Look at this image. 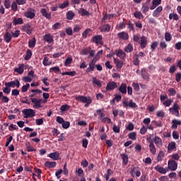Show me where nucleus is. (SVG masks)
<instances>
[{
  "mask_svg": "<svg viewBox=\"0 0 181 181\" xmlns=\"http://www.w3.org/2000/svg\"><path fill=\"white\" fill-rule=\"evenodd\" d=\"M31 94L29 95V98L32 103L33 108L39 109L42 108V103L43 99L42 97V90L40 89H32L30 90Z\"/></svg>",
  "mask_w": 181,
  "mask_h": 181,
  "instance_id": "nucleus-1",
  "label": "nucleus"
},
{
  "mask_svg": "<svg viewBox=\"0 0 181 181\" xmlns=\"http://www.w3.org/2000/svg\"><path fill=\"white\" fill-rule=\"evenodd\" d=\"M179 110H180V106L177 104V102H175L172 107L169 108L170 112L173 115H175V117H180V114L179 113Z\"/></svg>",
  "mask_w": 181,
  "mask_h": 181,
  "instance_id": "nucleus-2",
  "label": "nucleus"
},
{
  "mask_svg": "<svg viewBox=\"0 0 181 181\" xmlns=\"http://www.w3.org/2000/svg\"><path fill=\"white\" fill-rule=\"evenodd\" d=\"M24 16L27 19H33L36 16V10L33 8H28L24 13Z\"/></svg>",
  "mask_w": 181,
  "mask_h": 181,
  "instance_id": "nucleus-3",
  "label": "nucleus"
},
{
  "mask_svg": "<svg viewBox=\"0 0 181 181\" xmlns=\"http://www.w3.org/2000/svg\"><path fill=\"white\" fill-rule=\"evenodd\" d=\"M167 169H168V170H171L172 172L177 170V162L175 161V160H169L168 162Z\"/></svg>",
  "mask_w": 181,
  "mask_h": 181,
  "instance_id": "nucleus-4",
  "label": "nucleus"
},
{
  "mask_svg": "<svg viewBox=\"0 0 181 181\" xmlns=\"http://www.w3.org/2000/svg\"><path fill=\"white\" fill-rule=\"evenodd\" d=\"M24 118H33L36 115V112L33 109H25L23 110Z\"/></svg>",
  "mask_w": 181,
  "mask_h": 181,
  "instance_id": "nucleus-5",
  "label": "nucleus"
},
{
  "mask_svg": "<svg viewBox=\"0 0 181 181\" xmlns=\"http://www.w3.org/2000/svg\"><path fill=\"white\" fill-rule=\"evenodd\" d=\"M6 87L15 88V87H17V88H19L21 87V82H19L18 80L13 81L10 82H6L5 83Z\"/></svg>",
  "mask_w": 181,
  "mask_h": 181,
  "instance_id": "nucleus-6",
  "label": "nucleus"
},
{
  "mask_svg": "<svg viewBox=\"0 0 181 181\" xmlns=\"http://www.w3.org/2000/svg\"><path fill=\"white\" fill-rule=\"evenodd\" d=\"M118 87V84L115 81H110L107 83L106 91H112Z\"/></svg>",
  "mask_w": 181,
  "mask_h": 181,
  "instance_id": "nucleus-7",
  "label": "nucleus"
},
{
  "mask_svg": "<svg viewBox=\"0 0 181 181\" xmlns=\"http://www.w3.org/2000/svg\"><path fill=\"white\" fill-rule=\"evenodd\" d=\"M141 49H145L148 45V37L145 35H142L140 38V41L139 42Z\"/></svg>",
  "mask_w": 181,
  "mask_h": 181,
  "instance_id": "nucleus-8",
  "label": "nucleus"
},
{
  "mask_svg": "<svg viewBox=\"0 0 181 181\" xmlns=\"http://www.w3.org/2000/svg\"><path fill=\"white\" fill-rule=\"evenodd\" d=\"M23 32H25L27 35H32V32H33V28L30 26L29 23L25 24L22 27Z\"/></svg>",
  "mask_w": 181,
  "mask_h": 181,
  "instance_id": "nucleus-9",
  "label": "nucleus"
},
{
  "mask_svg": "<svg viewBox=\"0 0 181 181\" xmlns=\"http://www.w3.org/2000/svg\"><path fill=\"white\" fill-rule=\"evenodd\" d=\"M154 169L161 175H166V173L169 172V169H168V168H165L160 165H156V167H154Z\"/></svg>",
  "mask_w": 181,
  "mask_h": 181,
  "instance_id": "nucleus-10",
  "label": "nucleus"
},
{
  "mask_svg": "<svg viewBox=\"0 0 181 181\" xmlns=\"http://www.w3.org/2000/svg\"><path fill=\"white\" fill-rule=\"evenodd\" d=\"M43 40L45 42H47V43H54V39L53 38V35H52L50 33H47L43 36Z\"/></svg>",
  "mask_w": 181,
  "mask_h": 181,
  "instance_id": "nucleus-11",
  "label": "nucleus"
},
{
  "mask_svg": "<svg viewBox=\"0 0 181 181\" xmlns=\"http://www.w3.org/2000/svg\"><path fill=\"white\" fill-rule=\"evenodd\" d=\"M92 39H93V42L94 43H96V45H103V35H98L93 37Z\"/></svg>",
  "mask_w": 181,
  "mask_h": 181,
  "instance_id": "nucleus-12",
  "label": "nucleus"
},
{
  "mask_svg": "<svg viewBox=\"0 0 181 181\" xmlns=\"http://www.w3.org/2000/svg\"><path fill=\"white\" fill-rule=\"evenodd\" d=\"M14 71L18 74H23V71H25V64H19L18 67L14 69Z\"/></svg>",
  "mask_w": 181,
  "mask_h": 181,
  "instance_id": "nucleus-13",
  "label": "nucleus"
},
{
  "mask_svg": "<svg viewBox=\"0 0 181 181\" xmlns=\"http://www.w3.org/2000/svg\"><path fill=\"white\" fill-rule=\"evenodd\" d=\"M118 39H121L122 40H128L129 39V35L128 33L122 31L117 34Z\"/></svg>",
  "mask_w": 181,
  "mask_h": 181,
  "instance_id": "nucleus-14",
  "label": "nucleus"
},
{
  "mask_svg": "<svg viewBox=\"0 0 181 181\" xmlns=\"http://www.w3.org/2000/svg\"><path fill=\"white\" fill-rule=\"evenodd\" d=\"M154 144L157 148H162V145H163L162 139H160V137H159L158 136H156L154 137Z\"/></svg>",
  "mask_w": 181,
  "mask_h": 181,
  "instance_id": "nucleus-15",
  "label": "nucleus"
},
{
  "mask_svg": "<svg viewBox=\"0 0 181 181\" xmlns=\"http://www.w3.org/2000/svg\"><path fill=\"white\" fill-rule=\"evenodd\" d=\"M49 158H50V159H52V160H59V159H60V153H59V152L56 151L54 153H50L48 155Z\"/></svg>",
  "mask_w": 181,
  "mask_h": 181,
  "instance_id": "nucleus-16",
  "label": "nucleus"
},
{
  "mask_svg": "<svg viewBox=\"0 0 181 181\" xmlns=\"http://www.w3.org/2000/svg\"><path fill=\"white\" fill-rule=\"evenodd\" d=\"M98 116V119H103L105 117V113H104V109H98L96 110V113L94 114L95 117Z\"/></svg>",
  "mask_w": 181,
  "mask_h": 181,
  "instance_id": "nucleus-17",
  "label": "nucleus"
},
{
  "mask_svg": "<svg viewBox=\"0 0 181 181\" xmlns=\"http://www.w3.org/2000/svg\"><path fill=\"white\" fill-rule=\"evenodd\" d=\"M40 13L47 19H52V14L47 12V10H46V8H41Z\"/></svg>",
  "mask_w": 181,
  "mask_h": 181,
  "instance_id": "nucleus-18",
  "label": "nucleus"
},
{
  "mask_svg": "<svg viewBox=\"0 0 181 181\" xmlns=\"http://www.w3.org/2000/svg\"><path fill=\"white\" fill-rule=\"evenodd\" d=\"M162 4V0H153L152 5L150 7L151 11H153L157 6Z\"/></svg>",
  "mask_w": 181,
  "mask_h": 181,
  "instance_id": "nucleus-19",
  "label": "nucleus"
},
{
  "mask_svg": "<svg viewBox=\"0 0 181 181\" xmlns=\"http://www.w3.org/2000/svg\"><path fill=\"white\" fill-rule=\"evenodd\" d=\"M116 55L117 57H119V59H122L124 60L127 58V54L122 51V49H119L116 51Z\"/></svg>",
  "mask_w": 181,
  "mask_h": 181,
  "instance_id": "nucleus-20",
  "label": "nucleus"
},
{
  "mask_svg": "<svg viewBox=\"0 0 181 181\" xmlns=\"http://www.w3.org/2000/svg\"><path fill=\"white\" fill-rule=\"evenodd\" d=\"M163 10L162 6H159L156 9H155L153 12V16L154 18H158L159 15H160V12Z\"/></svg>",
  "mask_w": 181,
  "mask_h": 181,
  "instance_id": "nucleus-21",
  "label": "nucleus"
},
{
  "mask_svg": "<svg viewBox=\"0 0 181 181\" xmlns=\"http://www.w3.org/2000/svg\"><path fill=\"white\" fill-rule=\"evenodd\" d=\"M4 40L6 43H9L12 40V35L9 31H6L4 35Z\"/></svg>",
  "mask_w": 181,
  "mask_h": 181,
  "instance_id": "nucleus-22",
  "label": "nucleus"
},
{
  "mask_svg": "<svg viewBox=\"0 0 181 181\" xmlns=\"http://www.w3.org/2000/svg\"><path fill=\"white\" fill-rule=\"evenodd\" d=\"M111 25L110 24H104L100 27V32H110Z\"/></svg>",
  "mask_w": 181,
  "mask_h": 181,
  "instance_id": "nucleus-23",
  "label": "nucleus"
},
{
  "mask_svg": "<svg viewBox=\"0 0 181 181\" xmlns=\"http://www.w3.org/2000/svg\"><path fill=\"white\" fill-rule=\"evenodd\" d=\"M172 125H171V129H177V125H181V121L174 119L172 121Z\"/></svg>",
  "mask_w": 181,
  "mask_h": 181,
  "instance_id": "nucleus-24",
  "label": "nucleus"
},
{
  "mask_svg": "<svg viewBox=\"0 0 181 181\" xmlns=\"http://www.w3.org/2000/svg\"><path fill=\"white\" fill-rule=\"evenodd\" d=\"M91 98H87V97L83 96V95H78L76 97V100H77V101H81V103H86Z\"/></svg>",
  "mask_w": 181,
  "mask_h": 181,
  "instance_id": "nucleus-25",
  "label": "nucleus"
},
{
  "mask_svg": "<svg viewBox=\"0 0 181 181\" xmlns=\"http://www.w3.org/2000/svg\"><path fill=\"white\" fill-rule=\"evenodd\" d=\"M56 162L54 161H46L45 163V168H48V169H52L53 168H56Z\"/></svg>",
  "mask_w": 181,
  "mask_h": 181,
  "instance_id": "nucleus-26",
  "label": "nucleus"
},
{
  "mask_svg": "<svg viewBox=\"0 0 181 181\" xmlns=\"http://www.w3.org/2000/svg\"><path fill=\"white\" fill-rule=\"evenodd\" d=\"M13 23L15 25V26H16V25H23V19H22V18L14 17Z\"/></svg>",
  "mask_w": 181,
  "mask_h": 181,
  "instance_id": "nucleus-27",
  "label": "nucleus"
},
{
  "mask_svg": "<svg viewBox=\"0 0 181 181\" xmlns=\"http://www.w3.org/2000/svg\"><path fill=\"white\" fill-rule=\"evenodd\" d=\"M113 16H115V14H105V16L102 18V23H105L106 21H110V19H112Z\"/></svg>",
  "mask_w": 181,
  "mask_h": 181,
  "instance_id": "nucleus-28",
  "label": "nucleus"
},
{
  "mask_svg": "<svg viewBox=\"0 0 181 181\" xmlns=\"http://www.w3.org/2000/svg\"><path fill=\"white\" fill-rule=\"evenodd\" d=\"M132 176H136V177H139L141 176V170H138L136 168H134L131 171Z\"/></svg>",
  "mask_w": 181,
  "mask_h": 181,
  "instance_id": "nucleus-29",
  "label": "nucleus"
},
{
  "mask_svg": "<svg viewBox=\"0 0 181 181\" xmlns=\"http://www.w3.org/2000/svg\"><path fill=\"white\" fill-rule=\"evenodd\" d=\"M128 86L126 83H122L120 87L119 88V91L122 93V94H127V88Z\"/></svg>",
  "mask_w": 181,
  "mask_h": 181,
  "instance_id": "nucleus-30",
  "label": "nucleus"
},
{
  "mask_svg": "<svg viewBox=\"0 0 181 181\" xmlns=\"http://www.w3.org/2000/svg\"><path fill=\"white\" fill-rule=\"evenodd\" d=\"M124 50L126 52V53H132L134 51V46L132 44L129 43L127 46L124 47Z\"/></svg>",
  "mask_w": 181,
  "mask_h": 181,
  "instance_id": "nucleus-31",
  "label": "nucleus"
},
{
  "mask_svg": "<svg viewBox=\"0 0 181 181\" xmlns=\"http://www.w3.org/2000/svg\"><path fill=\"white\" fill-rule=\"evenodd\" d=\"M149 151L152 155H156V147H155V144L153 142H151L149 144Z\"/></svg>",
  "mask_w": 181,
  "mask_h": 181,
  "instance_id": "nucleus-32",
  "label": "nucleus"
},
{
  "mask_svg": "<svg viewBox=\"0 0 181 181\" xmlns=\"http://www.w3.org/2000/svg\"><path fill=\"white\" fill-rule=\"evenodd\" d=\"M0 100L3 103H9V98L4 95V93L0 92Z\"/></svg>",
  "mask_w": 181,
  "mask_h": 181,
  "instance_id": "nucleus-33",
  "label": "nucleus"
},
{
  "mask_svg": "<svg viewBox=\"0 0 181 181\" xmlns=\"http://www.w3.org/2000/svg\"><path fill=\"white\" fill-rule=\"evenodd\" d=\"M93 86H98V87H103V83L100 82V79H98L95 77L93 78Z\"/></svg>",
  "mask_w": 181,
  "mask_h": 181,
  "instance_id": "nucleus-34",
  "label": "nucleus"
},
{
  "mask_svg": "<svg viewBox=\"0 0 181 181\" xmlns=\"http://www.w3.org/2000/svg\"><path fill=\"white\" fill-rule=\"evenodd\" d=\"M74 16H76V13H74V12L71 11H69L66 13V19H68L69 21H72Z\"/></svg>",
  "mask_w": 181,
  "mask_h": 181,
  "instance_id": "nucleus-35",
  "label": "nucleus"
},
{
  "mask_svg": "<svg viewBox=\"0 0 181 181\" xmlns=\"http://www.w3.org/2000/svg\"><path fill=\"white\" fill-rule=\"evenodd\" d=\"M36 46V38L33 37V40H30L28 42V47H30L31 49H33Z\"/></svg>",
  "mask_w": 181,
  "mask_h": 181,
  "instance_id": "nucleus-36",
  "label": "nucleus"
},
{
  "mask_svg": "<svg viewBox=\"0 0 181 181\" xmlns=\"http://www.w3.org/2000/svg\"><path fill=\"white\" fill-rule=\"evenodd\" d=\"M172 103H173V99L169 98L163 103V105H164V107H169L172 105Z\"/></svg>",
  "mask_w": 181,
  "mask_h": 181,
  "instance_id": "nucleus-37",
  "label": "nucleus"
},
{
  "mask_svg": "<svg viewBox=\"0 0 181 181\" xmlns=\"http://www.w3.org/2000/svg\"><path fill=\"white\" fill-rule=\"evenodd\" d=\"M114 62L117 69H122V66H124V64L122 63V62L119 61V59L117 60V59L114 58Z\"/></svg>",
  "mask_w": 181,
  "mask_h": 181,
  "instance_id": "nucleus-38",
  "label": "nucleus"
},
{
  "mask_svg": "<svg viewBox=\"0 0 181 181\" xmlns=\"http://www.w3.org/2000/svg\"><path fill=\"white\" fill-rule=\"evenodd\" d=\"M168 151H173V149H176V143L175 141L170 142L168 146Z\"/></svg>",
  "mask_w": 181,
  "mask_h": 181,
  "instance_id": "nucleus-39",
  "label": "nucleus"
},
{
  "mask_svg": "<svg viewBox=\"0 0 181 181\" xmlns=\"http://www.w3.org/2000/svg\"><path fill=\"white\" fill-rule=\"evenodd\" d=\"M163 158H165V153L160 151L158 154L157 161L160 162V160H163Z\"/></svg>",
  "mask_w": 181,
  "mask_h": 181,
  "instance_id": "nucleus-40",
  "label": "nucleus"
},
{
  "mask_svg": "<svg viewBox=\"0 0 181 181\" xmlns=\"http://www.w3.org/2000/svg\"><path fill=\"white\" fill-rule=\"evenodd\" d=\"M69 5V0H66L63 4H59V9H64L65 8H67Z\"/></svg>",
  "mask_w": 181,
  "mask_h": 181,
  "instance_id": "nucleus-41",
  "label": "nucleus"
},
{
  "mask_svg": "<svg viewBox=\"0 0 181 181\" xmlns=\"http://www.w3.org/2000/svg\"><path fill=\"white\" fill-rule=\"evenodd\" d=\"M70 110V105H63L60 107L61 112H65V111H69Z\"/></svg>",
  "mask_w": 181,
  "mask_h": 181,
  "instance_id": "nucleus-42",
  "label": "nucleus"
},
{
  "mask_svg": "<svg viewBox=\"0 0 181 181\" xmlns=\"http://www.w3.org/2000/svg\"><path fill=\"white\" fill-rule=\"evenodd\" d=\"M128 136L129 139H132V141H136V132H130L128 134Z\"/></svg>",
  "mask_w": 181,
  "mask_h": 181,
  "instance_id": "nucleus-43",
  "label": "nucleus"
},
{
  "mask_svg": "<svg viewBox=\"0 0 181 181\" xmlns=\"http://www.w3.org/2000/svg\"><path fill=\"white\" fill-rule=\"evenodd\" d=\"M79 13L81 14L82 16H88L90 15V12L84 8H81L79 10Z\"/></svg>",
  "mask_w": 181,
  "mask_h": 181,
  "instance_id": "nucleus-44",
  "label": "nucleus"
},
{
  "mask_svg": "<svg viewBox=\"0 0 181 181\" xmlns=\"http://www.w3.org/2000/svg\"><path fill=\"white\" fill-rule=\"evenodd\" d=\"M73 63V58L71 57H68L66 59L65 62H64V66L66 67H68V66H70Z\"/></svg>",
  "mask_w": 181,
  "mask_h": 181,
  "instance_id": "nucleus-45",
  "label": "nucleus"
},
{
  "mask_svg": "<svg viewBox=\"0 0 181 181\" xmlns=\"http://www.w3.org/2000/svg\"><path fill=\"white\" fill-rule=\"evenodd\" d=\"M62 76H71V77H74L76 76V71H66L62 73Z\"/></svg>",
  "mask_w": 181,
  "mask_h": 181,
  "instance_id": "nucleus-46",
  "label": "nucleus"
},
{
  "mask_svg": "<svg viewBox=\"0 0 181 181\" xmlns=\"http://www.w3.org/2000/svg\"><path fill=\"white\" fill-rule=\"evenodd\" d=\"M30 57H32V51L27 49L25 60H30Z\"/></svg>",
  "mask_w": 181,
  "mask_h": 181,
  "instance_id": "nucleus-47",
  "label": "nucleus"
},
{
  "mask_svg": "<svg viewBox=\"0 0 181 181\" xmlns=\"http://www.w3.org/2000/svg\"><path fill=\"white\" fill-rule=\"evenodd\" d=\"M42 64L44 66H50L52 65V62H49V58L47 57H45L43 59Z\"/></svg>",
  "mask_w": 181,
  "mask_h": 181,
  "instance_id": "nucleus-48",
  "label": "nucleus"
},
{
  "mask_svg": "<svg viewBox=\"0 0 181 181\" xmlns=\"http://www.w3.org/2000/svg\"><path fill=\"white\" fill-rule=\"evenodd\" d=\"M30 88V84L29 83H26L25 85L23 86V87L21 88L22 93H26V91H28Z\"/></svg>",
  "mask_w": 181,
  "mask_h": 181,
  "instance_id": "nucleus-49",
  "label": "nucleus"
},
{
  "mask_svg": "<svg viewBox=\"0 0 181 181\" xmlns=\"http://www.w3.org/2000/svg\"><path fill=\"white\" fill-rule=\"evenodd\" d=\"M133 63L134 66H139L140 61H139V57H138V54L134 55Z\"/></svg>",
  "mask_w": 181,
  "mask_h": 181,
  "instance_id": "nucleus-50",
  "label": "nucleus"
},
{
  "mask_svg": "<svg viewBox=\"0 0 181 181\" xmlns=\"http://www.w3.org/2000/svg\"><path fill=\"white\" fill-rule=\"evenodd\" d=\"M141 76L145 80H148V78H149V75L146 74V71H145V69H141Z\"/></svg>",
  "mask_w": 181,
  "mask_h": 181,
  "instance_id": "nucleus-51",
  "label": "nucleus"
},
{
  "mask_svg": "<svg viewBox=\"0 0 181 181\" xmlns=\"http://www.w3.org/2000/svg\"><path fill=\"white\" fill-rule=\"evenodd\" d=\"M88 35H91V29H86L83 33H82V36L83 37H87Z\"/></svg>",
  "mask_w": 181,
  "mask_h": 181,
  "instance_id": "nucleus-52",
  "label": "nucleus"
},
{
  "mask_svg": "<svg viewBox=\"0 0 181 181\" xmlns=\"http://www.w3.org/2000/svg\"><path fill=\"white\" fill-rule=\"evenodd\" d=\"M134 15L137 19H141V18H144V15H142V13H141V11H136L134 13Z\"/></svg>",
  "mask_w": 181,
  "mask_h": 181,
  "instance_id": "nucleus-53",
  "label": "nucleus"
},
{
  "mask_svg": "<svg viewBox=\"0 0 181 181\" xmlns=\"http://www.w3.org/2000/svg\"><path fill=\"white\" fill-rule=\"evenodd\" d=\"M165 39L166 42H170L172 40V35L169 33H165Z\"/></svg>",
  "mask_w": 181,
  "mask_h": 181,
  "instance_id": "nucleus-54",
  "label": "nucleus"
},
{
  "mask_svg": "<svg viewBox=\"0 0 181 181\" xmlns=\"http://www.w3.org/2000/svg\"><path fill=\"white\" fill-rule=\"evenodd\" d=\"M11 9L12 11H14V12H16L18 11V3H16V1H13L12 3Z\"/></svg>",
  "mask_w": 181,
  "mask_h": 181,
  "instance_id": "nucleus-55",
  "label": "nucleus"
},
{
  "mask_svg": "<svg viewBox=\"0 0 181 181\" xmlns=\"http://www.w3.org/2000/svg\"><path fill=\"white\" fill-rule=\"evenodd\" d=\"M129 107L130 108H136L138 105H136V103H135V102L132 101V100H130Z\"/></svg>",
  "mask_w": 181,
  "mask_h": 181,
  "instance_id": "nucleus-56",
  "label": "nucleus"
},
{
  "mask_svg": "<svg viewBox=\"0 0 181 181\" xmlns=\"http://www.w3.org/2000/svg\"><path fill=\"white\" fill-rule=\"evenodd\" d=\"M122 159L123 160V163H124L125 165L128 163V156L127 154H122Z\"/></svg>",
  "mask_w": 181,
  "mask_h": 181,
  "instance_id": "nucleus-57",
  "label": "nucleus"
},
{
  "mask_svg": "<svg viewBox=\"0 0 181 181\" xmlns=\"http://www.w3.org/2000/svg\"><path fill=\"white\" fill-rule=\"evenodd\" d=\"M169 95H176V90L173 88H170L168 89Z\"/></svg>",
  "mask_w": 181,
  "mask_h": 181,
  "instance_id": "nucleus-58",
  "label": "nucleus"
},
{
  "mask_svg": "<svg viewBox=\"0 0 181 181\" xmlns=\"http://www.w3.org/2000/svg\"><path fill=\"white\" fill-rule=\"evenodd\" d=\"M157 117L159 118H163L165 117V112L162 110H159L157 112Z\"/></svg>",
  "mask_w": 181,
  "mask_h": 181,
  "instance_id": "nucleus-59",
  "label": "nucleus"
},
{
  "mask_svg": "<svg viewBox=\"0 0 181 181\" xmlns=\"http://www.w3.org/2000/svg\"><path fill=\"white\" fill-rule=\"evenodd\" d=\"M62 125V128H64V129H67V128H69L70 127V122L64 121Z\"/></svg>",
  "mask_w": 181,
  "mask_h": 181,
  "instance_id": "nucleus-60",
  "label": "nucleus"
},
{
  "mask_svg": "<svg viewBox=\"0 0 181 181\" xmlns=\"http://www.w3.org/2000/svg\"><path fill=\"white\" fill-rule=\"evenodd\" d=\"M181 80V73L178 72L175 74V81H177V83L180 82Z\"/></svg>",
  "mask_w": 181,
  "mask_h": 181,
  "instance_id": "nucleus-61",
  "label": "nucleus"
},
{
  "mask_svg": "<svg viewBox=\"0 0 181 181\" xmlns=\"http://www.w3.org/2000/svg\"><path fill=\"white\" fill-rule=\"evenodd\" d=\"M173 139H179V132L177 131L173 132Z\"/></svg>",
  "mask_w": 181,
  "mask_h": 181,
  "instance_id": "nucleus-62",
  "label": "nucleus"
},
{
  "mask_svg": "<svg viewBox=\"0 0 181 181\" xmlns=\"http://www.w3.org/2000/svg\"><path fill=\"white\" fill-rule=\"evenodd\" d=\"M156 47H158V42L156 41L152 42L151 45V49H152V52H153V50H155Z\"/></svg>",
  "mask_w": 181,
  "mask_h": 181,
  "instance_id": "nucleus-63",
  "label": "nucleus"
},
{
  "mask_svg": "<svg viewBox=\"0 0 181 181\" xmlns=\"http://www.w3.org/2000/svg\"><path fill=\"white\" fill-rule=\"evenodd\" d=\"M57 122H58V124H63V122H64V119H63L62 117H61L60 116H57V119H56Z\"/></svg>",
  "mask_w": 181,
  "mask_h": 181,
  "instance_id": "nucleus-64",
  "label": "nucleus"
}]
</instances>
